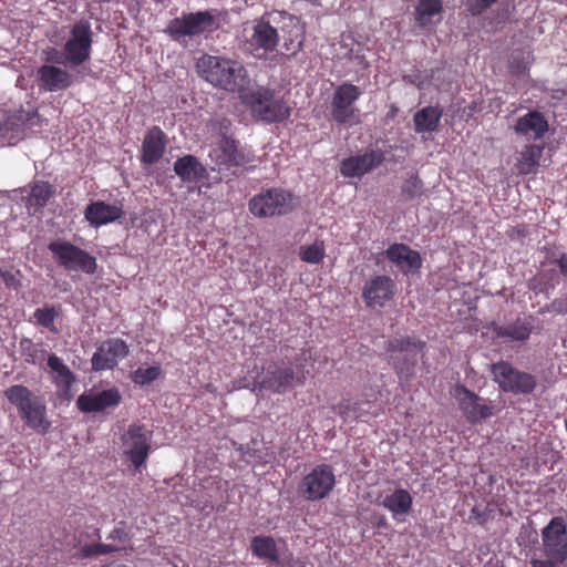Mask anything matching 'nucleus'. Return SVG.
<instances>
[{
    "instance_id": "1",
    "label": "nucleus",
    "mask_w": 567,
    "mask_h": 567,
    "mask_svg": "<svg viewBox=\"0 0 567 567\" xmlns=\"http://www.w3.org/2000/svg\"><path fill=\"white\" fill-rule=\"evenodd\" d=\"M196 66L199 75L216 87L243 93L249 84L247 70L238 61L205 54Z\"/></svg>"
},
{
    "instance_id": "2",
    "label": "nucleus",
    "mask_w": 567,
    "mask_h": 567,
    "mask_svg": "<svg viewBox=\"0 0 567 567\" xmlns=\"http://www.w3.org/2000/svg\"><path fill=\"white\" fill-rule=\"evenodd\" d=\"M4 398L18 410L24 424L39 433H47L51 427V421L47 414L43 400L35 395L29 388L14 384L3 392Z\"/></svg>"
},
{
    "instance_id": "3",
    "label": "nucleus",
    "mask_w": 567,
    "mask_h": 567,
    "mask_svg": "<svg viewBox=\"0 0 567 567\" xmlns=\"http://www.w3.org/2000/svg\"><path fill=\"white\" fill-rule=\"evenodd\" d=\"M241 100L250 109L254 117L266 123L284 122L290 115V107L268 87L259 86L244 91Z\"/></svg>"
},
{
    "instance_id": "4",
    "label": "nucleus",
    "mask_w": 567,
    "mask_h": 567,
    "mask_svg": "<svg viewBox=\"0 0 567 567\" xmlns=\"http://www.w3.org/2000/svg\"><path fill=\"white\" fill-rule=\"evenodd\" d=\"M298 205L297 198L281 188H271L249 200V210L257 217L269 218L291 213Z\"/></svg>"
},
{
    "instance_id": "5",
    "label": "nucleus",
    "mask_w": 567,
    "mask_h": 567,
    "mask_svg": "<svg viewBox=\"0 0 567 567\" xmlns=\"http://www.w3.org/2000/svg\"><path fill=\"white\" fill-rule=\"evenodd\" d=\"M425 348V342L415 337H400L386 341L385 351L389 363L398 374H410L416 364L417 355Z\"/></svg>"
},
{
    "instance_id": "6",
    "label": "nucleus",
    "mask_w": 567,
    "mask_h": 567,
    "mask_svg": "<svg viewBox=\"0 0 567 567\" xmlns=\"http://www.w3.org/2000/svg\"><path fill=\"white\" fill-rule=\"evenodd\" d=\"M337 484L332 465L317 464L301 478L298 492L309 502L321 501L330 495Z\"/></svg>"
},
{
    "instance_id": "7",
    "label": "nucleus",
    "mask_w": 567,
    "mask_h": 567,
    "mask_svg": "<svg viewBox=\"0 0 567 567\" xmlns=\"http://www.w3.org/2000/svg\"><path fill=\"white\" fill-rule=\"evenodd\" d=\"M217 27L216 14L213 10L183 13L171 20L165 32L174 40L179 41L185 37H197L213 31Z\"/></svg>"
},
{
    "instance_id": "8",
    "label": "nucleus",
    "mask_w": 567,
    "mask_h": 567,
    "mask_svg": "<svg viewBox=\"0 0 567 567\" xmlns=\"http://www.w3.org/2000/svg\"><path fill=\"white\" fill-rule=\"evenodd\" d=\"M452 394L462 415L471 424L482 423L496 413L492 400L480 396L463 384L455 385Z\"/></svg>"
},
{
    "instance_id": "9",
    "label": "nucleus",
    "mask_w": 567,
    "mask_h": 567,
    "mask_svg": "<svg viewBox=\"0 0 567 567\" xmlns=\"http://www.w3.org/2000/svg\"><path fill=\"white\" fill-rule=\"evenodd\" d=\"M210 159L221 175L220 179L236 175L238 169L251 162V155L238 147L235 140L224 137L209 154Z\"/></svg>"
},
{
    "instance_id": "10",
    "label": "nucleus",
    "mask_w": 567,
    "mask_h": 567,
    "mask_svg": "<svg viewBox=\"0 0 567 567\" xmlns=\"http://www.w3.org/2000/svg\"><path fill=\"white\" fill-rule=\"evenodd\" d=\"M153 431L141 423H132L122 435V447L136 470L142 467L151 452Z\"/></svg>"
},
{
    "instance_id": "11",
    "label": "nucleus",
    "mask_w": 567,
    "mask_h": 567,
    "mask_svg": "<svg viewBox=\"0 0 567 567\" xmlns=\"http://www.w3.org/2000/svg\"><path fill=\"white\" fill-rule=\"evenodd\" d=\"M48 248L56 258L58 264L66 270H80L87 275H92L96 270L95 257L69 241L55 240L50 243Z\"/></svg>"
},
{
    "instance_id": "12",
    "label": "nucleus",
    "mask_w": 567,
    "mask_h": 567,
    "mask_svg": "<svg viewBox=\"0 0 567 567\" xmlns=\"http://www.w3.org/2000/svg\"><path fill=\"white\" fill-rule=\"evenodd\" d=\"M492 372L504 392L529 394L536 389L537 380L533 374L519 371L506 361L494 363Z\"/></svg>"
},
{
    "instance_id": "13",
    "label": "nucleus",
    "mask_w": 567,
    "mask_h": 567,
    "mask_svg": "<svg viewBox=\"0 0 567 567\" xmlns=\"http://www.w3.org/2000/svg\"><path fill=\"white\" fill-rule=\"evenodd\" d=\"M92 35L91 24L85 20L72 27L70 38L64 44L66 66L76 68L90 59Z\"/></svg>"
},
{
    "instance_id": "14",
    "label": "nucleus",
    "mask_w": 567,
    "mask_h": 567,
    "mask_svg": "<svg viewBox=\"0 0 567 567\" xmlns=\"http://www.w3.org/2000/svg\"><path fill=\"white\" fill-rule=\"evenodd\" d=\"M40 126V117L37 112L20 110L9 114L0 123V146L16 145L23 140L28 131Z\"/></svg>"
},
{
    "instance_id": "15",
    "label": "nucleus",
    "mask_w": 567,
    "mask_h": 567,
    "mask_svg": "<svg viewBox=\"0 0 567 567\" xmlns=\"http://www.w3.org/2000/svg\"><path fill=\"white\" fill-rule=\"evenodd\" d=\"M361 94V89L352 83H343L336 89L331 101V115L338 124L357 123L358 110L353 104Z\"/></svg>"
},
{
    "instance_id": "16",
    "label": "nucleus",
    "mask_w": 567,
    "mask_h": 567,
    "mask_svg": "<svg viewBox=\"0 0 567 567\" xmlns=\"http://www.w3.org/2000/svg\"><path fill=\"white\" fill-rule=\"evenodd\" d=\"M543 550L546 557L558 563L567 560V526L563 517H553L542 530Z\"/></svg>"
},
{
    "instance_id": "17",
    "label": "nucleus",
    "mask_w": 567,
    "mask_h": 567,
    "mask_svg": "<svg viewBox=\"0 0 567 567\" xmlns=\"http://www.w3.org/2000/svg\"><path fill=\"white\" fill-rule=\"evenodd\" d=\"M248 43L256 56H261L272 52L279 43V33L277 28L265 19L254 21Z\"/></svg>"
},
{
    "instance_id": "18",
    "label": "nucleus",
    "mask_w": 567,
    "mask_h": 567,
    "mask_svg": "<svg viewBox=\"0 0 567 567\" xmlns=\"http://www.w3.org/2000/svg\"><path fill=\"white\" fill-rule=\"evenodd\" d=\"M128 353V347L122 339L104 341L92 357V367L95 371L110 370Z\"/></svg>"
},
{
    "instance_id": "19",
    "label": "nucleus",
    "mask_w": 567,
    "mask_h": 567,
    "mask_svg": "<svg viewBox=\"0 0 567 567\" xmlns=\"http://www.w3.org/2000/svg\"><path fill=\"white\" fill-rule=\"evenodd\" d=\"M122 401L117 388H111L96 393H83L76 400L78 409L83 413L103 412L116 408Z\"/></svg>"
},
{
    "instance_id": "20",
    "label": "nucleus",
    "mask_w": 567,
    "mask_h": 567,
    "mask_svg": "<svg viewBox=\"0 0 567 567\" xmlns=\"http://www.w3.org/2000/svg\"><path fill=\"white\" fill-rule=\"evenodd\" d=\"M394 290V281L385 275H380L365 282L362 296L369 307H383L393 298Z\"/></svg>"
},
{
    "instance_id": "21",
    "label": "nucleus",
    "mask_w": 567,
    "mask_h": 567,
    "mask_svg": "<svg viewBox=\"0 0 567 567\" xmlns=\"http://www.w3.org/2000/svg\"><path fill=\"white\" fill-rule=\"evenodd\" d=\"M385 256L404 275L415 274L422 266L421 255L405 244L390 245Z\"/></svg>"
},
{
    "instance_id": "22",
    "label": "nucleus",
    "mask_w": 567,
    "mask_h": 567,
    "mask_svg": "<svg viewBox=\"0 0 567 567\" xmlns=\"http://www.w3.org/2000/svg\"><path fill=\"white\" fill-rule=\"evenodd\" d=\"M383 159L384 156L381 151H370L362 155L343 159L340 172L344 177H361L379 166Z\"/></svg>"
},
{
    "instance_id": "23",
    "label": "nucleus",
    "mask_w": 567,
    "mask_h": 567,
    "mask_svg": "<svg viewBox=\"0 0 567 567\" xmlns=\"http://www.w3.org/2000/svg\"><path fill=\"white\" fill-rule=\"evenodd\" d=\"M39 87L49 92L63 91L73 84V76L64 69L44 64L37 72Z\"/></svg>"
},
{
    "instance_id": "24",
    "label": "nucleus",
    "mask_w": 567,
    "mask_h": 567,
    "mask_svg": "<svg viewBox=\"0 0 567 567\" xmlns=\"http://www.w3.org/2000/svg\"><path fill=\"white\" fill-rule=\"evenodd\" d=\"M124 215L122 206L96 200L89 204L84 217L93 227H100L120 219Z\"/></svg>"
},
{
    "instance_id": "25",
    "label": "nucleus",
    "mask_w": 567,
    "mask_h": 567,
    "mask_svg": "<svg viewBox=\"0 0 567 567\" xmlns=\"http://www.w3.org/2000/svg\"><path fill=\"white\" fill-rule=\"evenodd\" d=\"M514 131L526 140H539L547 133L548 122L540 112L529 111L516 121Z\"/></svg>"
},
{
    "instance_id": "26",
    "label": "nucleus",
    "mask_w": 567,
    "mask_h": 567,
    "mask_svg": "<svg viewBox=\"0 0 567 567\" xmlns=\"http://www.w3.org/2000/svg\"><path fill=\"white\" fill-rule=\"evenodd\" d=\"M166 148V135L158 126L147 131L142 143V162L144 164L156 163Z\"/></svg>"
},
{
    "instance_id": "27",
    "label": "nucleus",
    "mask_w": 567,
    "mask_h": 567,
    "mask_svg": "<svg viewBox=\"0 0 567 567\" xmlns=\"http://www.w3.org/2000/svg\"><path fill=\"white\" fill-rule=\"evenodd\" d=\"M372 408L373 404L370 401L351 402L349 399H343L336 404L332 410L342 417L343 421L352 420L365 422L377 415V413L372 411Z\"/></svg>"
},
{
    "instance_id": "28",
    "label": "nucleus",
    "mask_w": 567,
    "mask_h": 567,
    "mask_svg": "<svg viewBox=\"0 0 567 567\" xmlns=\"http://www.w3.org/2000/svg\"><path fill=\"white\" fill-rule=\"evenodd\" d=\"M175 174L186 183H196L206 176V168L194 155H185L174 163Z\"/></svg>"
},
{
    "instance_id": "29",
    "label": "nucleus",
    "mask_w": 567,
    "mask_h": 567,
    "mask_svg": "<svg viewBox=\"0 0 567 567\" xmlns=\"http://www.w3.org/2000/svg\"><path fill=\"white\" fill-rule=\"evenodd\" d=\"M413 498L411 494L404 488H396L393 493L386 495L381 505L388 509L393 518L400 519L412 509Z\"/></svg>"
},
{
    "instance_id": "30",
    "label": "nucleus",
    "mask_w": 567,
    "mask_h": 567,
    "mask_svg": "<svg viewBox=\"0 0 567 567\" xmlns=\"http://www.w3.org/2000/svg\"><path fill=\"white\" fill-rule=\"evenodd\" d=\"M48 367L53 374V382L62 394H68L74 382V375L56 354H50Z\"/></svg>"
},
{
    "instance_id": "31",
    "label": "nucleus",
    "mask_w": 567,
    "mask_h": 567,
    "mask_svg": "<svg viewBox=\"0 0 567 567\" xmlns=\"http://www.w3.org/2000/svg\"><path fill=\"white\" fill-rule=\"evenodd\" d=\"M250 550L252 556L269 563L279 561V549L276 540L271 536H254L250 539Z\"/></svg>"
},
{
    "instance_id": "32",
    "label": "nucleus",
    "mask_w": 567,
    "mask_h": 567,
    "mask_svg": "<svg viewBox=\"0 0 567 567\" xmlns=\"http://www.w3.org/2000/svg\"><path fill=\"white\" fill-rule=\"evenodd\" d=\"M442 110L437 106H425L413 116L414 130L416 133H432L439 127L442 117Z\"/></svg>"
},
{
    "instance_id": "33",
    "label": "nucleus",
    "mask_w": 567,
    "mask_h": 567,
    "mask_svg": "<svg viewBox=\"0 0 567 567\" xmlns=\"http://www.w3.org/2000/svg\"><path fill=\"white\" fill-rule=\"evenodd\" d=\"M295 380V372L291 368L276 369L268 372L267 378L264 380L265 386L278 392L284 393L292 386Z\"/></svg>"
},
{
    "instance_id": "34",
    "label": "nucleus",
    "mask_w": 567,
    "mask_h": 567,
    "mask_svg": "<svg viewBox=\"0 0 567 567\" xmlns=\"http://www.w3.org/2000/svg\"><path fill=\"white\" fill-rule=\"evenodd\" d=\"M53 194L54 190L49 183L42 181L34 182L28 197V208H34V210L43 208Z\"/></svg>"
},
{
    "instance_id": "35",
    "label": "nucleus",
    "mask_w": 567,
    "mask_h": 567,
    "mask_svg": "<svg viewBox=\"0 0 567 567\" xmlns=\"http://www.w3.org/2000/svg\"><path fill=\"white\" fill-rule=\"evenodd\" d=\"M497 336L512 341H525L529 338L532 326L529 321H509L506 326L495 328Z\"/></svg>"
},
{
    "instance_id": "36",
    "label": "nucleus",
    "mask_w": 567,
    "mask_h": 567,
    "mask_svg": "<svg viewBox=\"0 0 567 567\" xmlns=\"http://www.w3.org/2000/svg\"><path fill=\"white\" fill-rule=\"evenodd\" d=\"M543 154V147L529 144L524 151L520 153V157L518 159V171L520 174H530L537 166Z\"/></svg>"
},
{
    "instance_id": "37",
    "label": "nucleus",
    "mask_w": 567,
    "mask_h": 567,
    "mask_svg": "<svg viewBox=\"0 0 567 567\" xmlns=\"http://www.w3.org/2000/svg\"><path fill=\"white\" fill-rule=\"evenodd\" d=\"M132 537L133 532L131 526H128L126 522L121 520L110 532L106 539L109 540V545H115L116 551H120L126 548Z\"/></svg>"
},
{
    "instance_id": "38",
    "label": "nucleus",
    "mask_w": 567,
    "mask_h": 567,
    "mask_svg": "<svg viewBox=\"0 0 567 567\" xmlns=\"http://www.w3.org/2000/svg\"><path fill=\"white\" fill-rule=\"evenodd\" d=\"M442 11L441 0H420L416 7V21L421 25H427L432 17Z\"/></svg>"
},
{
    "instance_id": "39",
    "label": "nucleus",
    "mask_w": 567,
    "mask_h": 567,
    "mask_svg": "<svg viewBox=\"0 0 567 567\" xmlns=\"http://www.w3.org/2000/svg\"><path fill=\"white\" fill-rule=\"evenodd\" d=\"M532 58L528 51L516 50L511 54L508 61V68L513 74L524 75L526 74Z\"/></svg>"
},
{
    "instance_id": "40",
    "label": "nucleus",
    "mask_w": 567,
    "mask_h": 567,
    "mask_svg": "<svg viewBox=\"0 0 567 567\" xmlns=\"http://www.w3.org/2000/svg\"><path fill=\"white\" fill-rule=\"evenodd\" d=\"M423 192V182L414 173H412L408 178H405L401 186L402 196L408 200H412L422 196Z\"/></svg>"
},
{
    "instance_id": "41",
    "label": "nucleus",
    "mask_w": 567,
    "mask_h": 567,
    "mask_svg": "<svg viewBox=\"0 0 567 567\" xmlns=\"http://www.w3.org/2000/svg\"><path fill=\"white\" fill-rule=\"evenodd\" d=\"M159 374V367L138 368L132 372L131 379L135 384L145 385L155 381Z\"/></svg>"
},
{
    "instance_id": "42",
    "label": "nucleus",
    "mask_w": 567,
    "mask_h": 567,
    "mask_svg": "<svg viewBox=\"0 0 567 567\" xmlns=\"http://www.w3.org/2000/svg\"><path fill=\"white\" fill-rule=\"evenodd\" d=\"M115 551H116L115 545H109V544H102V543L85 545L82 548V555L84 557L106 555V554H111V553H115Z\"/></svg>"
},
{
    "instance_id": "43",
    "label": "nucleus",
    "mask_w": 567,
    "mask_h": 567,
    "mask_svg": "<svg viewBox=\"0 0 567 567\" xmlns=\"http://www.w3.org/2000/svg\"><path fill=\"white\" fill-rule=\"evenodd\" d=\"M323 248L317 244L302 247L300 257L303 261L310 264H318L323 258Z\"/></svg>"
},
{
    "instance_id": "44",
    "label": "nucleus",
    "mask_w": 567,
    "mask_h": 567,
    "mask_svg": "<svg viewBox=\"0 0 567 567\" xmlns=\"http://www.w3.org/2000/svg\"><path fill=\"white\" fill-rule=\"evenodd\" d=\"M288 25L291 27V31H290V37L289 39H285V42H284V48L287 50V51H290V45L293 44V40L295 39H298V38H301V34H302V30H301V27L299 25V21L293 18V17H288Z\"/></svg>"
},
{
    "instance_id": "45",
    "label": "nucleus",
    "mask_w": 567,
    "mask_h": 567,
    "mask_svg": "<svg viewBox=\"0 0 567 567\" xmlns=\"http://www.w3.org/2000/svg\"><path fill=\"white\" fill-rule=\"evenodd\" d=\"M498 0H468V10L473 16H478L491 8Z\"/></svg>"
},
{
    "instance_id": "46",
    "label": "nucleus",
    "mask_w": 567,
    "mask_h": 567,
    "mask_svg": "<svg viewBox=\"0 0 567 567\" xmlns=\"http://www.w3.org/2000/svg\"><path fill=\"white\" fill-rule=\"evenodd\" d=\"M44 53V60L50 63L54 64H63L66 66V59L64 49L62 51H59L56 49H49L43 52Z\"/></svg>"
},
{
    "instance_id": "47",
    "label": "nucleus",
    "mask_w": 567,
    "mask_h": 567,
    "mask_svg": "<svg viewBox=\"0 0 567 567\" xmlns=\"http://www.w3.org/2000/svg\"><path fill=\"white\" fill-rule=\"evenodd\" d=\"M551 264L559 268L563 276H567V254L563 251L553 252L549 257Z\"/></svg>"
},
{
    "instance_id": "48",
    "label": "nucleus",
    "mask_w": 567,
    "mask_h": 567,
    "mask_svg": "<svg viewBox=\"0 0 567 567\" xmlns=\"http://www.w3.org/2000/svg\"><path fill=\"white\" fill-rule=\"evenodd\" d=\"M60 312L54 307H43L35 310L33 318L40 319H55Z\"/></svg>"
},
{
    "instance_id": "49",
    "label": "nucleus",
    "mask_w": 567,
    "mask_h": 567,
    "mask_svg": "<svg viewBox=\"0 0 567 567\" xmlns=\"http://www.w3.org/2000/svg\"><path fill=\"white\" fill-rule=\"evenodd\" d=\"M558 564V560L551 557H546V559L533 558L530 560L532 567H557Z\"/></svg>"
},
{
    "instance_id": "50",
    "label": "nucleus",
    "mask_w": 567,
    "mask_h": 567,
    "mask_svg": "<svg viewBox=\"0 0 567 567\" xmlns=\"http://www.w3.org/2000/svg\"><path fill=\"white\" fill-rule=\"evenodd\" d=\"M1 276L8 287H13V288L18 287L19 281L13 274L3 271V272H1Z\"/></svg>"
},
{
    "instance_id": "51",
    "label": "nucleus",
    "mask_w": 567,
    "mask_h": 567,
    "mask_svg": "<svg viewBox=\"0 0 567 567\" xmlns=\"http://www.w3.org/2000/svg\"><path fill=\"white\" fill-rule=\"evenodd\" d=\"M302 38L298 41L297 45L293 47L291 54H296L302 48Z\"/></svg>"
},
{
    "instance_id": "52",
    "label": "nucleus",
    "mask_w": 567,
    "mask_h": 567,
    "mask_svg": "<svg viewBox=\"0 0 567 567\" xmlns=\"http://www.w3.org/2000/svg\"><path fill=\"white\" fill-rule=\"evenodd\" d=\"M40 323H42L44 327L47 328H50V329H54L53 328V323L54 321H49V320H45V321H39Z\"/></svg>"
},
{
    "instance_id": "53",
    "label": "nucleus",
    "mask_w": 567,
    "mask_h": 567,
    "mask_svg": "<svg viewBox=\"0 0 567 567\" xmlns=\"http://www.w3.org/2000/svg\"><path fill=\"white\" fill-rule=\"evenodd\" d=\"M244 1H245V3H246V4H248V6H249V4H250V6H252V4L255 3V0H244Z\"/></svg>"
}]
</instances>
